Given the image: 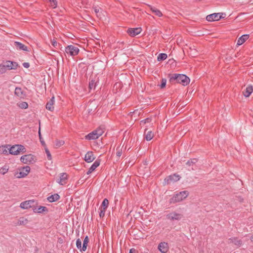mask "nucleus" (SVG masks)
<instances>
[{"instance_id":"f257e3e1","label":"nucleus","mask_w":253,"mask_h":253,"mask_svg":"<svg viewBox=\"0 0 253 253\" xmlns=\"http://www.w3.org/2000/svg\"><path fill=\"white\" fill-rule=\"evenodd\" d=\"M189 195V192L187 191H182L174 195L170 199V204H175L181 202L185 199Z\"/></svg>"},{"instance_id":"f03ea898","label":"nucleus","mask_w":253,"mask_h":253,"mask_svg":"<svg viewBox=\"0 0 253 253\" xmlns=\"http://www.w3.org/2000/svg\"><path fill=\"white\" fill-rule=\"evenodd\" d=\"M175 80L177 83L181 84L183 85H186L190 83V79L183 74H173L170 78V80Z\"/></svg>"},{"instance_id":"7ed1b4c3","label":"nucleus","mask_w":253,"mask_h":253,"mask_svg":"<svg viewBox=\"0 0 253 253\" xmlns=\"http://www.w3.org/2000/svg\"><path fill=\"white\" fill-rule=\"evenodd\" d=\"M21 152H26L25 148L22 145H15L9 148V153L10 154L17 155Z\"/></svg>"},{"instance_id":"20e7f679","label":"nucleus","mask_w":253,"mask_h":253,"mask_svg":"<svg viewBox=\"0 0 253 253\" xmlns=\"http://www.w3.org/2000/svg\"><path fill=\"white\" fill-rule=\"evenodd\" d=\"M79 49L78 47L73 45H69L65 47V51L66 54L69 56H74L78 54Z\"/></svg>"},{"instance_id":"39448f33","label":"nucleus","mask_w":253,"mask_h":253,"mask_svg":"<svg viewBox=\"0 0 253 253\" xmlns=\"http://www.w3.org/2000/svg\"><path fill=\"white\" fill-rule=\"evenodd\" d=\"M183 217V215L181 213H177L175 211L171 212L166 215V218L170 221H179Z\"/></svg>"},{"instance_id":"423d86ee","label":"nucleus","mask_w":253,"mask_h":253,"mask_svg":"<svg viewBox=\"0 0 253 253\" xmlns=\"http://www.w3.org/2000/svg\"><path fill=\"white\" fill-rule=\"evenodd\" d=\"M21 161L26 164H33L36 162L35 156L32 154L25 155L20 158Z\"/></svg>"},{"instance_id":"0eeeda50","label":"nucleus","mask_w":253,"mask_h":253,"mask_svg":"<svg viewBox=\"0 0 253 253\" xmlns=\"http://www.w3.org/2000/svg\"><path fill=\"white\" fill-rule=\"evenodd\" d=\"M30 170V167L27 166L21 169H20V172L15 173V175L18 178L24 177L29 174Z\"/></svg>"},{"instance_id":"6e6552de","label":"nucleus","mask_w":253,"mask_h":253,"mask_svg":"<svg viewBox=\"0 0 253 253\" xmlns=\"http://www.w3.org/2000/svg\"><path fill=\"white\" fill-rule=\"evenodd\" d=\"M223 14L220 13H214L208 15L206 17V20L208 21H218L223 18Z\"/></svg>"},{"instance_id":"1a4fd4ad","label":"nucleus","mask_w":253,"mask_h":253,"mask_svg":"<svg viewBox=\"0 0 253 253\" xmlns=\"http://www.w3.org/2000/svg\"><path fill=\"white\" fill-rule=\"evenodd\" d=\"M180 176L176 174H173L172 175H170L168 177H166L164 181L165 183H170L171 182L177 181L180 179Z\"/></svg>"},{"instance_id":"9d476101","label":"nucleus","mask_w":253,"mask_h":253,"mask_svg":"<svg viewBox=\"0 0 253 253\" xmlns=\"http://www.w3.org/2000/svg\"><path fill=\"white\" fill-rule=\"evenodd\" d=\"M158 249L162 253H167L169 249L168 244L166 242H161L159 244Z\"/></svg>"},{"instance_id":"9b49d317","label":"nucleus","mask_w":253,"mask_h":253,"mask_svg":"<svg viewBox=\"0 0 253 253\" xmlns=\"http://www.w3.org/2000/svg\"><path fill=\"white\" fill-rule=\"evenodd\" d=\"M35 202L34 200H28L22 202L20 207L22 209H28L31 208Z\"/></svg>"},{"instance_id":"f8f14e48","label":"nucleus","mask_w":253,"mask_h":253,"mask_svg":"<svg viewBox=\"0 0 253 253\" xmlns=\"http://www.w3.org/2000/svg\"><path fill=\"white\" fill-rule=\"evenodd\" d=\"M141 32V28H129L127 30V33L131 37H134L140 34Z\"/></svg>"},{"instance_id":"ddd939ff","label":"nucleus","mask_w":253,"mask_h":253,"mask_svg":"<svg viewBox=\"0 0 253 253\" xmlns=\"http://www.w3.org/2000/svg\"><path fill=\"white\" fill-rule=\"evenodd\" d=\"M68 178V175L66 173H62L60 174L59 178L57 182L61 185H64L66 183V180Z\"/></svg>"},{"instance_id":"4468645a","label":"nucleus","mask_w":253,"mask_h":253,"mask_svg":"<svg viewBox=\"0 0 253 253\" xmlns=\"http://www.w3.org/2000/svg\"><path fill=\"white\" fill-rule=\"evenodd\" d=\"M15 95L19 98H24L26 97L25 93L19 87H16L14 91Z\"/></svg>"},{"instance_id":"2eb2a0df","label":"nucleus","mask_w":253,"mask_h":253,"mask_svg":"<svg viewBox=\"0 0 253 253\" xmlns=\"http://www.w3.org/2000/svg\"><path fill=\"white\" fill-rule=\"evenodd\" d=\"M95 159V157L92 151H88L84 156V161L87 163L92 162Z\"/></svg>"},{"instance_id":"dca6fc26","label":"nucleus","mask_w":253,"mask_h":253,"mask_svg":"<svg viewBox=\"0 0 253 253\" xmlns=\"http://www.w3.org/2000/svg\"><path fill=\"white\" fill-rule=\"evenodd\" d=\"M14 45L18 50L28 51V47L20 42H15L14 43Z\"/></svg>"},{"instance_id":"f3484780","label":"nucleus","mask_w":253,"mask_h":253,"mask_svg":"<svg viewBox=\"0 0 253 253\" xmlns=\"http://www.w3.org/2000/svg\"><path fill=\"white\" fill-rule=\"evenodd\" d=\"M100 165V162L98 160H96L91 166L89 168L88 171L86 172L87 175L90 174L93 172Z\"/></svg>"},{"instance_id":"a211bd4d","label":"nucleus","mask_w":253,"mask_h":253,"mask_svg":"<svg viewBox=\"0 0 253 253\" xmlns=\"http://www.w3.org/2000/svg\"><path fill=\"white\" fill-rule=\"evenodd\" d=\"M55 100L54 97L53 96L46 103V109L52 111L54 110L53 104L54 103Z\"/></svg>"},{"instance_id":"6ab92c4d","label":"nucleus","mask_w":253,"mask_h":253,"mask_svg":"<svg viewBox=\"0 0 253 253\" xmlns=\"http://www.w3.org/2000/svg\"><path fill=\"white\" fill-rule=\"evenodd\" d=\"M29 222V221L27 218L24 217H20L19 218L16 222V225H25L27 224Z\"/></svg>"},{"instance_id":"aec40b11","label":"nucleus","mask_w":253,"mask_h":253,"mask_svg":"<svg viewBox=\"0 0 253 253\" xmlns=\"http://www.w3.org/2000/svg\"><path fill=\"white\" fill-rule=\"evenodd\" d=\"M33 211L35 213H42L44 211H47L48 210L46 207L43 206H39L34 207Z\"/></svg>"},{"instance_id":"412c9836","label":"nucleus","mask_w":253,"mask_h":253,"mask_svg":"<svg viewBox=\"0 0 253 253\" xmlns=\"http://www.w3.org/2000/svg\"><path fill=\"white\" fill-rule=\"evenodd\" d=\"M253 91V87L252 85H248L245 91L243 92L244 96L246 97H249Z\"/></svg>"},{"instance_id":"4be33fe9","label":"nucleus","mask_w":253,"mask_h":253,"mask_svg":"<svg viewBox=\"0 0 253 253\" xmlns=\"http://www.w3.org/2000/svg\"><path fill=\"white\" fill-rule=\"evenodd\" d=\"M98 137V135H97L95 130L85 136V138L87 140H94Z\"/></svg>"},{"instance_id":"5701e85b","label":"nucleus","mask_w":253,"mask_h":253,"mask_svg":"<svg viewBox=\"0 0 253 253\" xmlns=\"http://www.w3.org/2000/svg\"><path fill=\"white\" fill-rule=\"evenodd\" d=\"M248 35H243L241 37H240L237 42V44L238 45H241L243 43H244L249 38Z\"/></svg>"},{"instance_id":"b1692460","label":"nucleus","mask_w":253,"mask_h":253,"mask_svg":"<svg viewBox=\"0 0 253 253\" xmlns=\"http://www.w3.org/2000/svg\"><path fill=\"white\" fill-rule=\"evenodd\" d=\"M9 145H2L0 146V153L3 155H8L9 153Z\"/></svg>"},{"instance_id":"393cba45","label":"nucleus","mask_w":253,"mask_h":253,"mask_svg":"<svg viewBox=\"0 0 253 253\" xmlns=\"http://www.w3.org/2000/svg\"><path fill=\"white\" fill-rule=\"evenodd\" d=\"M149 7H150L151 11L153 13H155L156 15L158 16V17H162L163 16V14L161 12V11L159 9H157L156 7L150 5H149Z\"/></svg>"},{"instance_id":"a878e982","label":"nucleus","mask_w":253,"mask_h":253,"mask_svg":"<svg viewBox=\"0 0 253 253\" xmlns=\"http://www.w3.org/2000/svg\"><path fill=\"white\" fill-rule=\"evenodd\" d=\"M60 198V196L58 194H54L52 195L47 198V200L49 202H53L58 200Z\"/></svg>"},{"instance_id":"bb28decb","label":"nucleus","mask_w":253,"mask_h":253,"mask_svg":"<svg viewBox=\"0 0 253 253\" xmlns=\"http://www.w3.org/2000/svg\"><path fill=\"white\" fill-rule=\"evenodd\" d=\"M145 139L147 141L151 140L154 137V134L151 131H148L147 132V129H145Z\"/></svg>"},{"instance_id":"cd10ccee","label":"nucleus","mask_w":253,"mask_h":253,"mask_svg":"<svg viewBox=\"0 0 253 253\" xmlns=\"http://www.w3.org/2000/svg\"><path fill=\"white\" fill-rule=\"evenodd\" d=\"M89 242L88 237L86 236L84 240L83 244L82 246V251L84 252L86 251L87 246Z\"/></svg>"},{"instance_id":"c85d7f7f","label":"nucleus","mask_w":253,"mask_h":253,"mask_svg":"<svg viewBox=\"0 0 253 253\" xmlns=\"http://www.w3.org/2000/svg\"><path fill=\"white\" fill-rule=\"evenodd\" d=\"M230 243H234L235 245L238 246L239 247L241 246L242 245V241L241 240H238L236 238H232L229 239Z\"/></svg>"},{"instance_id":"c756f323","label":"nucleus","mask_w":253,"mask_h":253,"mask_svg":"<svg viewBox=\"0 0 253 253\" xmlns=\"http://www.w3.org/2000/svg\"><path fill=\"white\" fill-rule=\"evenodd\" d=\"M8 63L10 64V65L7 64L6 67L8 68L9 70L15 69L17 68V64L16 62L8 61Z\"/></svg>"},{"instance_id":"7c9ffc66","label":"nucleus","mask_w":253,"mask_h":253,"mask_svg":"<svg viewBox=\"0 0 253 253\" xmlns=\"http://www.w3.org/2000/svg\"><path fill=\"white\" fill-rule=\"evenodd\" d=\"M8 169L9 167L5 165L0 169V173L4 175L8 172Z\"/></svg>"},{"instance_id":"2f4dec72","label":"nucleus","mask_w":253,"mask_h":253,"mask_svg":"<svg viewBox=\"0 0 253 253\" xmlns=\"http://www.w3.org/2000/svg\"><path fill=\"white\" fill-rule=\"evenodd\" d=\"M167 54L163 53H160L157 57V60L159 61L164 60L167 59Z\"/></svg>"},{"instance_id":"473e14b6","label":"nucleus","mask_w":253,"mask_h":253,"mask_svg":"<svg viewBox=\"0 0 253 253\" xmlns=\"http://www.w3.org/2000/svg\"><path fill=\"white\" fill-rule=\"evenodd\" d=\"M96 85V82L95 80L92 79L89 83V87L90 89H95Z\"/></svg>"},{"instance_id":"72a5a7b5","label":"nucleus","mask_w":253,"mask_h":253,"mask_svg":"<svg viewBox=\"0 0 253 253\" xmlns=\"http://www.w3.org/2000/svg\"><path fill=\"white\" fill-rule=\"evenodd\" d=\"M18 106L21 109H27L28 107V104L26 102H21L18 104Z\"/></svg>"},{"instance_id":"f704fd0d","label":"nucleus","mask_w":253,"mask_h":253,"mask_svg":"<svg viewBox=\"0 0 253 253\" xmlns=\"http://www.w3.org/2000/svg\"><path fill=\"white\" fill-rule=\"evenodd\" d=\"M104 128L103 126H99L96 129H95V131L96 132L97 135L99 137L101 136L104 132Z\"/></svg>"},{"instance_id":"c9c22d12","label":"nucleus","mask_w":253,"mask_h":253,"mask_svg":"<svg viewBox=\"0 0 253 253\" xmlns=\"http://www.w3.org/2000/svg\"><path fill=\"white\" fill-rule=\"evenodd\" d=\"M197 160L196 159H191L186 162V165L190 167L195 164L197 163Z\"/></svg>"},{"instance_id":"e433bc0d","label":"nucleus","mask_w":253,"mask_h":253,"mask_svg":"<svg viewBox=\"0 0 253 253\" xmlns=\"http://www.w3.org/2000/svg\"><path fill=\"white\" fill-rule=\"evenodd\" d=\"M109 205V201L107 199H104L102 203L101 206L103 208L102 209L106 210Z\"/></svg>"},{"instance_id":"4c0bfd02","label":"nucleus","mask_w":253,"mask_h":253,"mask_svg":"<svg viewBox=\"0 0 253 253\" xmlns=\"http://www.w3.org/2000/svg\"><path fill=\"white\" fill-rule=\"evenodd\" d=\"M7 71V67L0 64V75L5 73Z\"/></svg>"},{"instance_id":"58836bf2","label":"nucleus","mask_w":253,"mask_h":253,"mask_svg":"<svg viewBox=\"0 0 253 253\" xmlns=\"http://www.w3.org/2000/svg\"><path fill=\"white\" fill-rule=\"evenodd\" d=\"M76 246L78 249H79L81 251L83 252L82 247V241L80 239H78L76 241Z\"/></svg>"},{"instance_id":"ea45409f","label":"nucleus","mask_w":253,"mask_h":253,"mask_svg":"<svg viewBox=\"0 0 253 253\" xmlns=\"http://www.w3.org/2000/svg\"><path fill=\"white\" fill-rule=\"evenodd\" d=\"M50 2L51 6L53 8H55L57 7V2L56 0H48Z\"/></svg>"},{"instance_id":"a19ab883","label":"nucleus","mask_w":253,"mask_h":253,"mask_svg":"<svg viewBox=\"0 0 253 253\" xmlns=\"http://www.w3.org/2000/svg\"><path fill=\"white\" fill-rule=\"evenodd\" d=\"M38 133H39V138H40V142H41L42 145H43L45 144V143H44V141L43 140V138L42 137V136H41V128H40V127H39Z\"/></svg>"},{"instance_id":"79ce46f5","label":"nucleus","mask_w":253,"mask_h":253,"mask_svg":"<svg viewBox=\"0 0 253 253\" xmlns=\"http://www.w3.org/2000/svg\"><path fill=\"white\" fill-rule=\"evenodd\" d=\"M167 83V80L166 79H163L162 80L161 84H160L161 88H163L166 86Z\"/></svg>"},{"instance_id":"37998d69","label":"nucleus","mask_w":253,"mask_h":253,"mask_svg":"<svg viewBox=\"0 0 253 253\" xmlns=\"http://www.w3.org/2000/svg\"><path fill=\"white\" fill-rule=\"evenodd\" d=\"M93 10L95 12V13L96 14L97 16L98 17L99 16V11L100 9V8L97 6H94L93 7Z\"/></svg>"},{"instance_id":"c03bdc74","label":"nucleus","mask_w":253,"mask_h":253,"mask_svg":"<svg viewBox=\"0 0 253 253\" xmlns=\"http://www.w3.org/2000/svg\"><path fill=\"white\" fill-rule=\"evenodd\" d=\"M106 210L102 209V208L100 209L99 216L100 217H103L105 215Z\"/></svg>"},{"instance_id":"a18cd8bd","label":"nucleus","mask_w":253,"mask_h":253,"mask_svg":"<svg viewBox=\"0 0 253 253\" xmlns=\"http://www.w3.org/2000/svg\"><path fill=\"white\" fill-rule=\"evenodd\" d=\"M45 152H46V155H47V159L48 160H51V154L50 153L49 151L47 149H45Z\"/></svg>"},{"instance_id":"49530a36","label":"nucleus","mask_w":253,"mask_h":253,"mask_svg":"<svg viewBox=\"0 0 253 253\" xmlns=\"http://www.w3.org/2000/svg\"><path fill=\"white\" fill-rule=\"evenodd\" d=\"M116 154H117V156L119 157H120L122 154V150H120L119 148H117Z\"/></svg>"},{"instance_id":"de8ad7c7","label":"nucleus","mask_w":253,"mask_h":253,"mask_svg":"<svg viewBox=\"0 0 253 253\" xmlns=\"http://www.w3.org/2000/svg\"><path fill=\"white\" fill-rule=\"evenodd\" d=\"M64 142L63 141H59L57 142L56 145L57 146L60 147V146L63 145L64 144Z\"/></svg>"},{"instance_id":"09e8293b","label":"nucleus","mask_w":253,"mask_h":253,"mask_svg":"<svg viewBox=\"0 0 253 253\" xmlns=\"http://www.w3.org/2000/svg\"><path fill=\"white\" fill-rule=\"evenodd\" d=\"M23 66L24 67L26 68H28L30 67V64L28 62H24L23 63Z\"/></svg>"},{"instance_id":"8fccbe9b","label":"nucleus","mask_w":253,"mask_h":253,"mask_svg":"<svg viewBox=\"0 0 253 253\" xmlns=\"http://www.w3.org/2000/svg\"><path fill=\"white\" fill-rule=\"evenodd\" d=\"M51 42H52V45L54 47H55L57 45V42L55 40H54L53 41H52Z\"/></svg>"},{"instance_id":"3c124183","label":"nucleus","mask_w":253,"mask_h":253,"mask_svg":"<svg viewBox=\"0 0 253 253\" xmlns=\"http://www.w3.org/2000/svg\"><path fill=\"white\" fill-rule=\"evenodd\" d=\"M129 253H135V250L133 248L130 249Z\"/></svg>"},{"instance_id":"603ef678","label":"nucleus","mask_w":253,"mask_h":253,"mask_svg":"<svg viewBox=\"0 0 253 253\" xmlns=\"http://www.w3.org/2000/svg\"><path fill=\"white\" fill-rule=\"evenodd\" d=\"M148 120H149V119L147 118L146 119H145L143 121H142L141 122H144V123H145L146 122H148Z\"/></svg>"},{"instance_id":"864d4df0","label":"nucleus","mask_w":253,"mask_h":253,"mask_svg":"<svg viewBox=\"0 0 253 253\" xmlns=\"http://www.w3.org/2000/svg\"><path fill=\"white\" fill-rule=\"evenodd\" d=\"M251 240L252 242H253V236H251Z\"/></svg>"}]
</instances>
